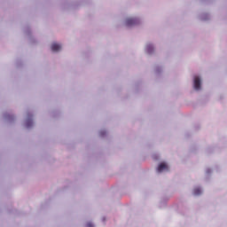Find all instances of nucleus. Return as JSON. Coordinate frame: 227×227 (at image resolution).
<instances>
[{
	"instance_id": "3",
	"label": "nucleus",
	"mask_w": 227,
	"mask_h": 227,
	"mask_svg": "<svg viewBox=\"0 0 227 227\" xmlns=\"http://www.w3.org/2000/svg\"><path fill=\"white\" fill-rule=\"evenodd\" d=\"M168 167L166 163H160L158 166L157 171L158 173H162V171H168Z\"/></svg>"
},
{
	"instance_id": "2",
	"label": "nucleus",
	"mask_w": 227,
	"mask_h": 227,
	"mask_svg": "<svg viewBox=\"0 0 227 227\" xmlns=\"http://www.w3.org/2000/svg\"><path fill=\"white\" fill-rule=\"evenodd\" d=\"M194 90H201V80L198 76L194 77Z\"/></svg>"
},
{
	"instance_id": "7",
	"label": "nucleus",
	"mask_w": 227,
	"mask_h": 227,
	"mask_svg": "<svg viewBox=\"0 0 227 227\" xmlns=\"http://www.w3.org/2000/svg\"><path fill=\"white\" fill-rule=\"evenodd\" d=\"M32 126H33V121L27 120V129H29V127H32Z\"/></svg>"
},
{
	"instance_id": "4",
	"label": "nucleus",
	"mask_w": 227,
	"mask_h": 227,
	"mask_svg": "<svg viewBox=\"0 0 227 227\" xmlns=\"http://www.w3.org/2000/svg\"><path fill=\"white\" fill-rule=\"evenodd\" d=\"M51 51L53 52H58V51H61V44H58L56 43L51 44Z\"/></svg>"
},
{
	"instance_id": "6",
	"label": "nucleus",
	"mask_w": 227,
	"mask_h": 227,
	"mask_svg": "<svg viewBox=\"0 0 227 227\" xmlns=\"http://www.w3.org/2000/svg\"><path fill=\"white\" fill-rule=\"evenodd\" d=\"M193 194H194V196H200V194H201V189L200 188H195L193 190Z\"/></svg>"
},
{
	"instance_id": "1",
	"label": "nucleus",
	"mask_w": 227,
	"mask_h": 227,
	"mask_svg": "<svg viewBox=\"0 0 227 227\" xmlns=\"http://www.w3.org/2000/svg\"><path fill=\"white\" fill-rule=\"evenodd\" d=\"M139 20L136 19V18H129L128 20H126V25L127 26H136V24H138Z\"/></svg>"
},
{
	"instance_id": "8",
	"label": "nucleus",
	"mask_w": 227,
	"mask_h": 227,
	"mask_svg": "<svg viewBox=\"0 0 227 227\" xmlns=\"http://www.w3.org/2000/svg\"><path fill=\"white\" fill-rule=\"evenodd\" d=\"M87 227H93V224L91 223H87Z\"/></svg>"
},
{
	"instance_id": "5",
	"label": "nucleus",
	"mask_w": 227,
	"mask_h": 227,
	"mask_svg": "<svg viewBox=\"0 0 227 227\" xmlns=\"http://www.w3.org/2000/svg\"><path fill=\"white\" fill-rule=\"evenodd\" d=\"M146 51H147L148 54H152L153 52V46L152 44H148L146 46Z\"/></svg>"
}]
</instances>
